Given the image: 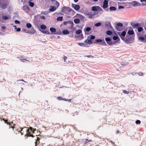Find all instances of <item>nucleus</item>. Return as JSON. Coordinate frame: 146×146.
Returning <instances> with one entry per match:
<instances>
[{
	"instance_id": "nucleus-1",
	"label": "nucleus",
	"mask_w": 146,
	"mask_h": 146,
	"mask_svg": "<svg viewBox=\"0 0 146 146\" xmlns=\"http://www.w3.org/2000/svg\"><path fill=\"white\" fill-rule=\"evenodd\" d=\"M15 125L14 124V126L11 127V128H13V130L15 131V130H17L18 132H20L21 133V135H23V133L24 131H26V134L25 135V136H26V138H27V136L29 137H34V136L32 135H30V130L29 129H27V127H25L23 128H21L20 130H19V128L16 127Z\"/></svg>"
},
{
	"instance_id": "nucleus-2",
	"label": "nucleus",
	"mask_w": 146,
	"mask_h": 146,
	"mask_svg": "<svg viewBox=\"0 0 146 146\" xmlns=\"http://www.w3.org/2000/svg\"><path fill=\"white\" fill-rule=\"evenodd\" d=\"M134 37L133 36H131L126 35L125 40L124 41L127 44H131L133 42Z\"/></svg>"
},
{
	"instance_id": "nucleus-3",
	"label": "nucleus",
	"mask_w": 146,
	"mask_h": 146,
	"mask_svg": "<svg viewBox=\"0 0 146 146\" xmlns=\"http://www.w3.org/2000/svg\"><path fill=\"white\" fill-rule=\"evenodd\" d=\"M8 4V0H0V6L3 9H5Z\"/></svg>"
},
{
	"instance_id": "nucleus-4",
	"label": "nucleus",
	"mask_w": 146,
	"mask_h": 146,
	"mask_svg": "<svg viewBox=\"0 0 146 146\" xmlns=\"http://www.w3.org/2000/svg\"><path fill=\"white\" fill-rule=\"evenodd\" d=\"M72 11H74L73 10L69 7H64L62 9V12L64 13Z\"/></svg>"
},
{
	"instance_id": "nucleus-5",
	"label": "nucleus",
	"mask_w": 146,
	"mask_h": 146,
	"mask_svg": "<svg viewBox=\"0 0 146 146\" xmlns=\"http://www.w3.org/2000/svg\"><path fill=\"white\" fill-rule=\"evenodd\" d=\"M117 34L123 41L125 40V37L126 34V32L125 31H123L122 32H117Z\"/></svg>"
},
{
	"instance_id": "nucleus-6",
	"label": "nucleus",
	"mask_w": 146,
	"mask_h": 146,
	"mask_svg": "<svg viewBox=\"0 0 146 146\" xmlns=\"http://www.w3.org/2000/svg\"><path fill=\"white\" fill-rule=\"evenodd\" d=\"M138 40L141 42L146 43V33L143 36H139L138 37Z\"/></svg>"
},
{
	"instance_id": "nucleus-7",
	"label": "nucleus",
	"mask_w": 146,
	"mask_h": 146,
	"mask_svg": "<svg viewBox=\"0 0 146 146\" xmlns=\"http://www.w3.org/2000/svg\"><path fill=\"white\" fill-rule=\"evenodd\" d=\"M113 39L115 40H116V41H114L113 42V44H116V43L118 44L120 43V38L117 36H113Z\"/></svg>"
},
{
	"instance_id": "nucleus-8",
	"label": "nucleus",
	"mask_w": 146,
	"mask_h": 146,
	"mask_svg": "<svg viewBox=\"0 0 146 146\" xmlns=\"http://www.w3.org/2000/svg\"><path fill=\"white\" fill-rule=\"evenodd\" d=\"M108 0H104V1L102 6L104 9L107 8L108 7Z\"/></svg>"
},
{
	"instance_id": "nucleus-9",
	"label": "nucleus",
	"mask_w": 146,
	"mask_h": 146,
	"mask_svg": "<svg viewBox=\"0 0 146 146\" xmlns=\"http://www.w3.org/2000/svg\"><path fill=\"white\" fill-rule=\"evenodd\" d=\"M129 4L133 7H137L140 5V4L139 3L135 1L130 2Z\"/></svg>"
},
{
	"instance_id": "nucleus-10",
	"label": "nucleus",
	"mask_w": 146,
	"mask_h": 146,
	"mask_svg": "<svg viewBox=\"0 0 146 146\" xmlns=\"http://www.w3.org/2000/svg\"><path fill=\"white\" fill-rule=\"evenodd\" d=\"M75 16L76 18H79L82 20H84L85 18V17L84 16L79 14H76Z\"/></svg>"
},
{
	"instance_id": "nucleus-11",
	"label": "nucleus",
	"mask_w": 146,
	"mask_h": 146,
	"mask_svg": "<svg viewBox=\"0 0 146 146\" xmlns=\"http://www.w3.org/2000/svg\"><path fill=\"white\" fill-rule=\"evenodd\" d=\"M72 7L76 11H78L80 7L79 5L73 3L72 4Z\"/></svg>"
},
{
	"instance_id": "nucleus-12",
	"label": "nucleus",
	"mask_w": 146,
	"mask_h": 146,
	"mask_svg": "<svg viewBox=\"0 0 146 146\" xmlns=\"http://www.w3.org/2000/svg\"><path fill=\"white\" fill-rule=\"evenodd\" d=\"M105 25L107 27L108 29H109L110 30L113 29L112 26L111 25V23L109 22H107L105 23Z\"/></svg>"
},
{
	"instance_id": "nucleus-13",
	"label": "nucleus",
	"mask_w": 146,
	"mask_h": 146,
	"mask_svg": "<svg viewBox=\"0 0 146 146\" xmlns=\"http://www.w3.org/2000/svg\"><path fill=\"white\" fill-rule=\"evenodd\" d=\"M105 40L107 43L110 46L112 45L113 44V43L111 41V39L110 38H106Z\"/></svg>"
},
{
	"instance_id": "nucleus-14",
	"label": "nucleus",
	"mask_w": 146,
	"mask_h": 146,
	"mask_svg": "<svg viewBox=\"0 0 146 146\" xmlns=\"http://www.w3.org/2000/svg\"><path fill=\"white\" fill-rule=\"evenodd\" d=\"M84 42L88 44H92L96 43L95 42H93L91 40L88 39V38L86 40H85Z\"/></svg>"
},
{
	"instance_id": "nucleus-15",
	"label": "nucleus",
	"mask_w": 146,
	"mask_h": 146,
	"mask_svg": "<svg viewBox=\"0 0 146 146\" xmlns=\"http://www.w3.org/2000/svg\"><path fill=\"white\" fill-rule=\"evenodd\" d=\"M84 14L85 15L88 16V18L90 19L92 18L93 16L94 15L92 14V13L90 12L88 13H84Z\"/></svg>"
},
{
	"instance_id": "nucleus-16",
	"label": "nucleus",
	"mask_w": 146,
	"mask_h": 146,
	"mask_svg": "<svg viewBox=\"0 0 146 146\" xmlns=\"http://www.w3.org/2000/svg\"><path fill=\"white\" fill-rule=\"evenodd\" d=\"M127 33L129 35H132L134 34V32L133 31V28L130 27L128 30Z\"/></svg>"
},
{
	"instance_id": "nucleus-17",
	"label": "nucleus",
	"mask_w": 146,
	"mask_h": 146,
	"mask_svg": "<svg viewBox=\"0 0 146 146\" xmlns=\"http://www.w3.org/2000/svg\"><path fill=\"white\" fill-rule=\"evenodd\" d=\"M57 9V7L54 6H50L49 9V12H53L55 11Z\"/></svg>"
},
{
	"instance_id": "nucleus-18",
	"label": "nucleus",
	"mask_w": 146,
	"mask_h": 146,
	"mask_svg": "<svg viewBox=\"0 0 146 146\" xmlns=\"http://www.w3.org/2000/svg\"><path fill=\"white\" fill-rule=\"evenodd\" d=\"M131 26L133 28L137 29L138 27L140 26V24H139L137 23L133 24L131 25Z\"/></svg>"
},
{
	"instance_id": "nucleus-19",
	"label": "nucleus",
	"mask_w": 146,
	"mask_h": 146,
	"mask_svg": "<svg viewBox=\"0 0 146 146\" xmlns=\"http://www.w3.org/2000/svg\"><path fill=\"white\" fill-rule=\"evenodd\" d=\"M23 9L26 11L27 13L29 12V7L26 6H24L23 7Z\"/></svg>"
},
{
	"instance_id": "nucleus-20",
	"label": "nucleus",
	"mask_w": 146,
	"mask_h": 146,
	"mask_svg": "<svg viewBox=\"0 0 146 146\" xmlns=\"http://www.w3.org/2000/svg\"><path fill=\"white\" fill-rule=\"evenodd\" d=\"M128 91H127L125 90H123V92L125 94H129L130 92H134L133 91H132L131 90H130L129 89H128Z\"/></svg>"
},
{
	"instance_id": "nucleus-21",
	"label": "nucleus",
	"mask_w": 146,
	"mask_h": 146,
	"mask_svg": "<svg viewBox=\"0 0 146 146\" xmlns=\"http://www.w3.org/2000/svg\"><path fill=\"white\" fill-rule=\"evenodd\" d=\"M117 8L115 7H111L109 8L110 11H115L116 10Z\"/></svg>"
},
{
	"instance_id": "nucleus-22",
	"label": "nucleus",
	"mask_w": 146,
	"mask_h": 146,
	"mask_svg": "<svg viewBox=\"0 0 146 146\" xmlns=\"http://www.w3.org/2000/svg\"><path fill=\"white\" fill-rule=\"evenodd\" d=\"M99 6H93L92 7V10L93 11H96L98 10Z\"/></svg>"
},
{
	"instance_id": "nucleus-23",
	"label": "nucleus",
	"mask_w": 146,
	"mask_h": 146,
	"mask_svg": "<svg viewBox=\"0 0 146 146\" xmlns=\"http://www.w3.org/2000/svg\"><path fill=\"white\" fill-rule=\"evenodd\" d=\"M87 38L88 39H89L91 40L94 39L95 38V37L94 36L90 35L88 36Z\"/></svg>"
},
{
	"instance_id": "nucleus-24",
	"label": "nucleus",
	"mask_w": 146,
	"mask_h": 146,
	"mask_svg": "<svg viewBox=\"0 0 146 146\" xmlns=\"http://www.w3.org/2000/svg\"><path fill=\"white\" fill-rule=\"evenodd\" d=\"M36 31L34 29L33 27H32L31 28V31L29 32V33H31V34H34L35 33Z\"/></svg>"
},
{
	"instance_id": "nucleus-25",
	"label": "nucleus",
	"mask_w": 146,
	"mask_h": 146,
	"mask_svg": "<svg viewBox=\"0 0 146 146\" xmlns=\"http://www.w3.org/2000/svg\"><path fill=\"white\" fill-rule=\"evenodd\" d=\"M62 33L64 35H66L69 34V32L67 30H65L62 31Z\"/></svg>"
},
{
	"instance_id": "nucleus-26",
	"label": "nucleus",
	"mask_w": 146,
	"mask_h": 146,
	"mask_svg": "<svg viewBox=\"0 0 146 146\" xmlns=\"http://www.w3.org/2000/svg\"><path fill=\"white\" fill-rule=\"evenodd\" d=\"M50 30L52 33H54L56 32V29L54 28L51 27L50 29Z\"/></svg>"
},
{
	"instance_id": "nucleus-27",
	"label": "nucleus",
	"mask_w": 146,
	"mask_h": 146,
	"mask_svg": "<svg viewBox=\"0 0 146 146\" xmlns=\"http://www.w3.org/2000/svg\"><path fill=\"white\" fill-rule=\"evenodd\" d=\"M74 22L75 23L77 24L79 23L80 22V21L79 19H76L74 20Z\"/></svg>"
},
{
	"instance_id": "nucleus-28",
	"label": "nucleus",
	"mask_w": 146,
	"mask_h": 146,
	"mask_svg": "<svg viewBox=\"0 0 146 146\" xmlns=\"http://www.w3.org/2000/svg\"><path fill=\"white\" fill-rule=\"evenodd\" d=\"M55 3V7H57V9L59 7V3L57 1H55L54 2Z\"/></svg>"
},
{
	"instance_id": "nucleus-29",
	"label": "nucleus",
	"mask_w": 146,
	"mask_h": 146,
	"mask_svg": "<svg viewBox=\"0 0 146 146\" xmlns=\"http://www.w3.org/2000/svg\"><path fill=\"white\" fill-rule=\"evenodd\" d=\"M122 26H123V24L122 23H119L117 24L115 26H116L117 27H121V28Z\"/></svg>"
},
{
	"instance_id": "nucleus-30",
	"label": "nucleus",
	"mask_w": 146,
	"mask_h": 146,
	"mask_svg": "<svg viewBox=\"0 0 146 146\" xmlns=\"http://www.w3.org/2000/svg\"><path fill=\"white\" fill-rule=\"evenodd\" d=\"M137 29L138 32H141L143 30V28L140 26L139 27H138Z\"/></svg>"
},
{
	"instance_id": "nucleus-31",
	"label": "nucleus",
	"mask_w": 146,
	"mask_h": 146,
	"mask_svg": "<svg viewBox=\"0 0 146 146\" xmlns=\"http://www.w3.org/2000/svg\"><path fill=\"white\" fill-rule=\"evenodd\" d=\"M78 44L79 46L83 47H85L86 45L85 44L83 43H79Z\"/></svg>"
},
{
	"instance_id": "nucleus-32",
	"label": "nucleus",
	"mask_w": 146,
	"mask_h": 146,
	"mask_svg": "<svg viewBox=\"0 0 146 146\" xmlns=\"http://www.w3.org/2000/svg\"><path fill=\"white\" fill-rule=\"evenodd\" d=\"M106 34L108 35H110L112 34V32L110 31H107L106 32Z\"/></svg>"
},
{
	"instance_id": "nucleus-33",
	"label": "nucleus",
	"mask_w": 146,
	"mask_h": 146,
	"mask_svg": "<svg viewBox=\"0 0 146 146\" xmlns=\"http://www.w3.org/2000/svg\"><path fill=\"white\" fill-rule=\"evenodd\" d=\"M40 28L42 29H46V27L45 25H42L40 26Z\"/></svg>"
},
{
	"instance_id": "nucleus-34",
	"label": "nucleus",
	"mask_w": 146,
	"mask_h": 146,
	"mask_svg": "<svg viewBox=\"0 0 146 146\" xmlns=\"http://www.w3.org/2000/svg\"><path fill=\"white\" fill-rule=\"evenodd\" d=\"M9 18V16H2V19L4 20H7Z\"/></svg>"
},
{
	"instance_id": "nucleus-35",
	"label": "nucleus",
	"mask_w": 146,
	"mask_h": 146,
	"mask_svg": "<svg viewBox=\"0 0 146 146\" xmlns=\"http://www.w3.org/2000/svg\"><path fill=\"white\" fill-rule=\"evenodd\" d=\"M26 27L28 28H30L32 27V25L30 23H27L26 24Z\"/></svg>"
},
{
	"instance_id": "nucleus-36",
	"label": "nucleus",
	"mask_w": 146,
	"mask_h": 146,
	"mask_svg": "<svg viewBox=\"0 0 146 146\" xmlns=\"http://www.w3.org/2000/svg\"><path fill=\"white\" fill-rule=\"evenodd\" d=\"M63 19L62 17H57V20L58 21H62Z\"/></svg>"
},
{
	"instance_id": "nucleus-37",
	"label": "nucleus",
	"mask_w": 146,
	"mask_h": 146,
	"mask_svg": "<svg viewBox=\"0 0 146 146\" xmlns=\"http://www.w3.org/2000/svg\"><path fill=\"white\" fill-rule=\"evenodd\" d=\"M20 60L21 61L23 62H25L26 61H29L25 58H21L20 59Z\"/></svg>"
},
{
	"instance_id": "nucleus-38",
	"label": "nucleus",
	"mask_w": 146,
	"mask_h": 146,
	"mask_svg": "<svg viewBox=\"0 0 146 146\" xmlns=\"http://www.w3.org/2000/svg\"><path fill=\"white\" fill-rule=\"evenodd\" d=\"M41 31L44 34H48L50 33V32L49 31Z\"/></svg>"
},
{
	"instance_id": "nucleus-39",
	"label": "nucleus",
	"mask_w": 146,
	"mask_h": 146,
	"mask_svg": "<svg viewBox=\"0 0 146 146\" xmlns=\"http://www.w3.org/2000/svg\"><path fill=\"white\" fill-rule=\"evenodd\" d=\"M100 44L102 45H104V46L106 45V44L104 40H103V41H102V42L101 43H100Z\"/></svg>"
},
{
	"instance_id": "nucleus-40",
	"label": "nucleus",
	"mask_w": 146,
	"mask_h": 146,
	"mask_svg": "<svg viewBox=\"0 0 146 146\" xmlns=\"http://www.w3.org/2000/svg\"><path fill=\"white\" fill-rule=\"evenodd\" d=\"M102 40L100 39H96L95 40L96 43H97L99 42H102Z\"/></svg>"
},
{
	"instance_id": "nucleus-41",
	"label": "nucleus",
	"mask_w": 146,
	"mask_h": 146,
	"mask_svg": "<svg viewBox=\"0 0 146 146\" xmlns=\"http://www.w3.org/2000/svg\"><path fill=\"white\" fill-rule=\"evenodd\" d=\"M82 32V31L80 30L79 29L78 30L76 31V33L77 34H80V33Z\"/></svg>"
},
{
	"instance_id": "nucleus-42",
	"label": "nucleus",
	"mask_w": 146,
	"mask_h": 146,
	"mask_svg": "<svg viewBox=\"0 0 146 146\" xmlns=\"http://www.w3.org/2000/svg\"><path fill=\"white\" fill-rule=\"evenodd\" d=\"M91 29L90 27H88L86 28L85 31L87 32H89L91 30Z\"/></svg>"
},
{
	"instance_id": "nucleus-43",
	"label": "nucleus",
	"mask_w": 146,
	"mask_h": 146,
	"mask_svg": "<svg viewBox=\"0 0 146 146\" xmlns=\"http://www.w3.org/2000/svg\"><path fill=\"white\" fill-rule=\"evenodd\" d=\"M39 138H38V137H37V140H36V141L35 142V144H36H36L38 143H39L40 142L39 141Z\"/></svg>"
},
{
	"instance_id": "nucleus-44",
	"label": "nucleus",
	"mask_w": 146,
	"mask_h": 146,
	"mask_svg": "<svg viewBox=\"0 0 146 146\" xmlns=\"http://www.w3.org/2000/svg\"><path fill=\"white\" fill-rule=\"evenodd\" d=\"M29 5L31 7H33L34 5V4L33 2H29Z\"/></svg>"
},
{
	"instance_id": "nucleus-45",
	"label": "nucleus",
	"mask_w": 146,
	"mask_h": 146,
	"mask_svg": "<svg viewBox=\"0 0 146 146\" xmlns=\"http://www.w3.org/2000/svg\"><path fill=\"white\" fill-rule=\"evenodd\" d=\"M101 25V23H96L95 25L96 27H98L100 26Z\"/></svg>"
},
{
	"instance_id": "nucleus-46",
	"label": "nucleus",
	"mask_w": 146,
	"mask_h": 146,
	"mask_svg": "<svg viewBox=\"0 0 146 146\" xmlns=\"http://www.w3.org/2000/svg\"><path fill=\"white\" fill-rule=\"evenodd\" d=\"M135 123L136 124H140L141 123V121L139 120H137L136 121Z\"/></svg>"
},
{
	"instance_id": "nucleus-47",
	"label": "nucleus",
	"mask_w": 146,
	"mask_h": 146,
	"mask_svg": "<svg viewBox=\"0 0 146 146\" xmlns=\"http://www.w3.org/2000/svg\"><path fill=\"white\" fill-rule=\"evenodd\" d=\"M120 28H121L120 27H117L116 26H115V28L117 29V30L118 31H120L121 30V29H120Z\"/></svg>"
},
{
	"instance_id": "nucleus-48",
	"label": "nucleus",
	"mask_w": 146,
	"mask_h": 146,
	"mask_svg": "<svg viewBox=\"0 0 146 146\" xmlns=\"http://www.w3.org/2000/svg\"><path fill=\"white\" fill-rule=\"evenodd\" d=\"M40 18L42 20L45 19V18L44 16H41L40 17Z\"/></svg>"
},
{
	"instance_id": "nucleus-49",
	"label": "nucleus",
	"mask_w": 146,
	"mask_h": 146,
	"mask_svg": "<svg viewBox=\"0 0 146 146\" xmlns=\"http://www.w3.org/2000/svg\"><path fill=\"white\" fill-rule=\"evenodd\" d=\"M15 23L16 24H20V22L19 21L17 20H15Z\"/></svg>"
},
{
	"instance_id": "nucleus-50",
	"label": "nucleus",
	"mask_w": 146,
	"mask_h": 146,
	"mask_svg": "<svg viewBox=\"0 0 146 146\" xmlns=\"http://www.w3.org/2000/svg\"><path fill=\"white\" fill-rule=\"evenodd\" d=\"M98 11H100L103 12V11L102 8H101L99 6L98 10Z\"/></svg>"
},
{
	"instance_id": "nucleus-51",
	"label": "nucleus",
	"mask_w": 146,
	"mask_h": 146,
	"mask_svg": "<svg viewBox=\"0 0 146 146\" xmlns=\"http://www.w3.org/2000/svg\"><path fill=\"white\" fill-rule=\"evenodd\" d=\"M3 120L4 121L5 123H7L8 125L10 124L9 123L7 122V120H5L4 118L3 119Z\"/></svg>"
},
{
	"instance_id": "nucleus-52",
	"label": "nucleus",
	"mask_w": 146,
	"mask_h": 146,
	"mask_svg": "<svg viewBox=\"0 0 146 146\" xmlns=\"http://www.w3.org/2000/svg\"><path fill=\"white\" fill-rule=\"evenodd\" d=\"M124 8V7L122 6H119L118 7V8L119 9H123Z\"/></svg>"
},
{
	"instance_id": "nucleus-53",
	"label": "nucleus",
	"mask_w": 146,
	"mask_h": 146,
	"mask_svg": "<svg viewBox=\"0 0 146 146\" xmlns=\"http://www.w3.org/2000/svg\"><path fill=\"white\" fill-rule=\"evenodd\" d=\"M85 56L86 57L88 58H90V57H93V56L91 55H86V56Z\"/></svg>"
},
{
	"instance_id": "nucleus-54",
	"label": "nucleus",
	"mask_w": 146,
	"mask_h": 146,
	"mask_svg": "<svg viewBox=\"0 0 146 146\" xmlns=\"http://www.w3.org/2000/svg\"><path fill=\"white\" fill-rule=\"evenodd\" d=\"M57 99L59 100H63V98L61 97H57Z\"/></svg>"
},
{
	"instance_id": "nucleus-55",
	"label": "nucleus",
	"mask_w": 146,
	"mask_h": 146,
	"mask_svg": "<svg viewBox=\"0 0 146 146\" xmlns=\"http://www.w3.org/2000/svg\"><path fill=\"white\" fill-rule=\"evenodd\" d=\"M16 29H17L16 31L17 32H18L20 31L21 30V29L19 28H17Z\"/></svg>"
},
{
	"instance_id": "nucleus-56",
	"label": "nucleus",
	"mask_w": 146,
	"mask_h": 146,
	"mask_svg": "<svg viewBox=\"0 0 146 146\" xmlns=\"http://www.w3.org/2000/svg\"><path fill=\"white\" fill-rule=\"evenodd\" d=\"M70 23L71 24V27L72 28L73 27V23L71 21H70Z\"/></svg>"
},
{
	"instance_id": "nucleus-57",
	"label": "nucleus",
	"mask_w": 146,
	"mask_h": 146,
	"mask_svg": "<svg viewBox=\"0 0 146 146\" xmlns=\"http://www.w3.org/2000/svg\"><path fill=\"white\" fill-rule=\"evenodd\" d=\"M67 58V57L66 56H64L63 57V59L64 60V62H65Z\"/></svg>"
},
{
	"instance_id": "nucleus-58",
	"label": "nucleus",
	"mask_w": 146,
	"mask_h": 146,
	"mask_svg": "<svg viewBox=\"0 0 146 146\" xmlns=\"http://www.w3.org/2000/svg\"><path fill=\"white\" fill-rule=\"evenodd\" d=\"M139 75L140 76H142L143 75V74L142 72H140L139 73Z\"/></svg>"
},
{
	"instance_id": "nucleus-59",
	"label": "nucleus",
	"mask_w": 146,
	"mask_h": 146,
	"mask_svg": "<svg viewBox=\"0 0 146 146\" xmlns=\"http://www.w3.org/2000/svg\"><path fill=\"white\" fill-rule=\"evenodd\" d=\"M67 23H68V22H65V21L64 22V23H63L64 24V25H66L67 24Z\"/></svg>"
},
{
	"instance_id": "nucleus-60",
	"label": "nucleus",
	"mask_w": 146,
	"mask_h": 146,
	"mask_svg": "<svg viewBox=\"0 0 146 146\" xmlns=\"http://www.w3.org/2000/svg\"><path fill=\"white\" fill-rule=\"evenodd\" d=\"M1 28L3 29H5L6 28V27L5 26H3L1 27Z\"/></svg>"
},
{
	"instance_id": "nucleus-61",
	"label": "nucleus",
	"mask_w": 146,
	"mask_h": 146,
	"mask_svg": "<svg viewBox=\"0 0 146 146\" xmlns=\"http://www.w3.org/2000/svg\"><path fill=\"white\" fill-rule=\"evenodd\" d=\"M143 5H146V2H143L142 3Z\"/></svg>"
},
{
	"instance_id": "nucleus-62",
	"label": "nucleus",
	"mask_w": 146,
	"mask_h": 146,
	"mask_svg": "<svg viewBox=\"0 0 146 146\" xmlns=\"http://www.w3.org/2000/svg\"><path fill=\"white\" fill-rule=\"evenodd\" d=\"M110 141V142H111V143H112V144L115 145L114 143L112 141Z\"/></svg>"
},
{
	"instance_id": "nucleus-63",
	"label": "nucleus",
	"mask_w": 146,
	"mask_h": 146,
	"mask_svg": "<svg viewBox=\"0 0 146 146\" xmlns=\"http://www.w3.org/2000/svg\"><path fill=\"white\" fill-rule=\"evenodd\" d=\"M42 128H43L44 129V130H43L45 131V130H46V127H45L43 126L42 127Z\"/></svg>"
},
{
	"instance_id": "nucleus-64",
	"label": "nucleus",
	"mask_w": 146,
	"mask_h": 146,
	"mask_svg": "<svg viewBox=\"0 0 146 146\" xmlns=\"http://www.w3.org/2000/svg\"><path fill=\"white\" fill-rule=\"evenodd\" d=\"M13 27H14V28H15V29H17V27H16V26H15V25H14V26H13Z\"/></svg>"
}]
</instances>
